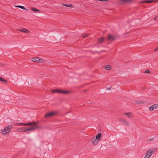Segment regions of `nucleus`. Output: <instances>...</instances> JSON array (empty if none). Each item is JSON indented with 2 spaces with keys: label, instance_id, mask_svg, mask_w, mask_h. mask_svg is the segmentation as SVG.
Returning a JSON list of instances; mask_svg holds the SVG:
<instances>
[{
  "label": "nucleus",
  "instance_id": "nucleus-31",
  "mask_svg": "<svg viewBox=\"0 0 158 158\" xmlns=\"http://www.w3.org/2000/svg\"><path fill=\"white\" fill-rule=\"evenodd\" d=\"M141 102H142V103H143V101H141Z\"/></svg>",
  "mask_w": 158,
  "mask_h": 158
},
{
  "label": "nucleus",
  "instance_id": "nucleus-9",
  "mask_svg": "<svg viewBox=\"0 0 158 158\" xmlns=\"http://www.w3.org/2000/svg\"><path fill=\"white\" fill-rule=\"evenodd\" d=\"M157 108H158V104H155L150 106L149 109L150 111H151Z\"/></svg>",
  "mask_w": 158,
  "mask_h": 158
},
{
  "label": "nucleus",
  "instance_id": "nucleus-23",
  "mask_svg": "<svg viewBox=\"0 0 158 158\" xmlns=\"http://www.w3.org/2000/svg\"><path fill=\"white\" fill-rule=\"evenodd\" d=\"M15 6L16 7L19 8H21V9H25V7L23 6Z\"/></svg>",
  "mask_w": 158,
  "mask_h": 158
},
{
  "label": "nucleus",
  "instance_id": "nucleus-12",
  "mask_svg": "<svg viewBox=\"0 0 158 158\" xmlns=\"http://www.w3.org/2000/svg\"><path fill=\"white\" fill-rule=\"evenodd\" d=\"M98 140L95 139V137H94L92 139L91 141L93 143L94 145H96L98 142Z\"/></svg>",
  "mask_w": 158,
  "mask_h": 158
},
{
  "label": "nucleus",
  "instance_id": "nucleus-29",
  "mask_svg": "<svg viewBox=\"0 0 158 158\" xmlns=\"http://www.w3.org/2000/svg\"><path fill=\"white\" fill-rule=\"evenodd\" d=\"M158 49V46L155 49H154V51H156Z\"/></svg>",
  "mask_w": 158,
  "mask_h": 158
},
{
  "label": "nucleus",
  "instance_id": "nucleus-19",
  "mask_svg": "<svg viewBox=\"0 0 158 158\" xmlns=\"http://www.w3.org/2000/svg\"><path fill=\"white\" fill-rule=\"evenodd\" d=\"M0 81L4 82L5 84H6L8 82L6 80L1 77H0Z\"/></svg>",
  "mask_w": 158,
  "mask_h": 158
},
{
  "label": "nucleus",
  "instance_id": "nucleus-25",
  "mask_svg": "<svg viewBox=\"0 0 158 158\" xmlns=\"http://www.w3.org/2000/svg\"><path fill=\"white\" fill-rule=\"evenodd\" d=\"M150 72L149 70H146L145 72V73H150Z\"/></svg>",
  "mask_w": 158,
  "mask_h": 158
},
{
  "label": "nucleus",
  "instance_id": "nucleus-27",
  "mask_svg": "<svg viewBox=\"0 0 158 158\" xmlns=\"http://www.w3.org/2000/svg\"><path fill=\"white\" fill-rule=\"evenodd\" d=\"M158 18V16H156V17L154 19V20H156V19Z\"/></svg>",
  "mask_w": 158,
  "mask_h": 158
},
{
  "label": "nucleus",
  "instance_id": "nucleus-17",
  "mask_svg": "<svg viewBox=\"0 0 158 158\" xmlns=\"http://www.w3.org/2000/svg\"><path fill=\"white\" fill-rule=\"evenodd\" d=\"M25 127H22L18 128L17 131L19 132H25Z\"/></svg>",
  "mask_w": 158,
  "mask_h": 158
},
{
  "label": "nucleus",
  "instance_id": "nucleus-18",
  "mask_svg": "<svg viewBox=\"0 0 158 158\" xmlns=\"http://www.w3.org/2000/svg\"><path fill=\"white\" fill-rule=\"evenodd\" d=\"M31 9L33 11L36 13H40V11L38 9L34 7L31 8Z\"/></svg>",
  "mask_w": 158,
  "mask_h": 158
},
{
  "label": "nucleus",
  "instance_id": "nucleus-4",
  "mask_svg": "<svg viewBox=\"0 0 158 158\" xmlns=\"http://www.w3.org/2000/svg\"><path fill=\"white\" fill-rule=\"evenodd\" d=\"M58 112L56 111L51 112L47 113L44 116L45 118L51 117L57 114Z\"/></svg>",
  "mask_w": 158,
  "mask_h": 158
},
{
  "label": "nucleus",
  "instance_id": "nucleus-16",
  "mask_svg": "<svg viewBox=\"0 0 158 158\" xmlns=\"http://www.w3.org/2000/svg\"><path fill=\"white\" fill-rule=\"evenodd\" d=\"M95 137V139H97L98 140H100L101 138V134L98 133V135Z\"/></svg>",
  "mask_w": 158,
  "mask_h": 158
},
{
  "label": "nucleus",
  "instance_id": "nucleus-14",
  "mask_svg": "<svg viewBox=\"0 0 158 158\" xmlns=\"http://www.w3.org/2000/svg\"><path fill=\"white\" fill-rule=\"evenodd\" d=\"M18 30L19 31L26 33H29L30 32V31L29 30L25 28H22L21 29H19Z\"/></svg>",
  "mask_w": 158,
  "mask_h": 158
},
{
  "label": "nucleus",
  "instance_id": "nucleus-5",
  "mask_svg": "<svg viewBox=\"0 0 158 158\" xmlns=\"http://www.w3.org/2000/svg\"><path fill=\"white\" fill-rule=\"evenodd\" d=\"M36 124H36L35 126H31L32 127H25V131H32L35 129H38V128H40V127H39L37 126Z\"/></svg>",
  "mask_w": 158,
  "mask_h": 158
},
{
  "label": "nucleus",
  "instance_id": "nucleus-6",
  "mask_svg": "<svg viewBox=\"0 0 158 158\" xmlns=\"http://www.w3.org/2000/svg\"><path fill=\"white\" fill-rule=\"evenodd\" d=\"M120 121L121 122H123V125L124 126L128 127L130 125L129 122L125 119L123 118L121 119H120Z\"/></svg>",
  "mask_w": 158,
  "mask_h": 158
},
{
  "label": "nucleus",
  "instance_id": "nucleus-28",
  "mask_svg": "<svg viewBox=\"0 0 158 158\" xmlns=\"http://www.w3.org/2000/svg\"><path fill=\"white\" fill-rule=\"evenodd\" d=\"M4 64L2 63H0V66H4Z\"/></svg>",
  "mask_w": 158,
  "mask_h": 158
},
{
  "label": "nucleus",
  "instance_id": "nucleus-13",
  "mask_svg": "<svg viewBox=\"0 0 158 158\" xmlns=\"http://www.w3.org/2000/svg\"><path fill=\"white\" fill-rule=\"evenodd\" d=\"M156 150V148H153V149H151L150 150H149L147 152H149V153L148 154L150 155L151 154V155H152V154H153L154 153L155 151V150Z\"/></svg>",
  "mask_w": 158,
  "mask_h": 158
},
{
  "label": "nucleus",
  "instance_id": "nucleus-24",
  "mask_svg": "<svg viewBox=\"0 0 158 158\" xmlns=\"http://www.w3.org/2000/svg\"><path fill=\"white\" fill-rule=\"evenodd\" d=\"M89 35V34H86L85 35H83V38H86Z\"/></svg>",
  "mask_w": 158,
  "mask_h": 158
},
{
  "label": "nucleus",
  "instance_id": "nucleus-3",
  "mask_svg": "<svg viewBox=\"0 0 158 158\" xmlns=\"http://www.w3.org/2000/svg\"><path fill=\"white\" fill-rule=\"evenodd\" d=\"M36 124V123L35 122H29L27 123H18L17 124V125L19 126H35Z\"/></svg>",
  "mask_w": 158,
  "mask_h": 158
},
{
  "label": "nucleus",
  "instance_id": "nucleus-15",
  "mask_svg": "<svg viewBox=\"0 0 158 158\" xmlns=\"http://www.w3.org/2000/svg\"><path fill=\"white\" fill-rule=\"evenodd\" d=\"M104 40V38L103 37H101L98 40V43L99 44L102 43Z\"/></svg>",
  "mask_w": 158,
  "mask_h": 158
},
{
  "label": "nucleus",
  "instance_id": "nucleus-1",
  "mask_svg": "<svg viewBox=\"0 0 158 158\" xmlns=\"http://www.w3.org/2000/svg\"><path fill=\"white\" fill-rule=\"evenodd\" d=\"M13 128L12 125H8L4 129L2 130V133L3 135H7L10 134V131Z\"/></svg>",
  "mask_w": 158,
  "mask_h": 158
},
{
  "label": "nucleus",
  "instance_id": "nucleus-10",
  "mask_svg": "<svg viewBox=\"0 0 158 158\" xmlns=\"http://www.w3.org/2000/svg\"><path fill=\"white\" fill-rule=\"evenodd\" d=\"M124 114L126 115L129 118H134L133 114L131 112L129 113H125Z\"/></svg>",
  "mask_w": 158,
  "mask_h": 158
},
{
  "label": "nucleus",
  "instance_id": "nucleus-8",
  "mask_svg": "<svg viewBox=\"0 0 158 158\" xmlns=\"http://www.w3.org/2000/svg\"><path fill=\"white\" fill-rule=\"evenodd\" d=\"M116 36L112 35L110 34H108L107 37V39L109 40L113 41L115 40Z\"/></svg>",
  "mask_w": 158,
  "mask_h": 158
},
{
  "label": "nucleus",
  "instance_id": "nucleus-26",
  "mask_svg": "<svg viewBox=\"0 0 158 158\" xmlns=\"http://www.w3.org/2000/svg\"><path fill=\"white\" fill-rule=\"evenodd\" d=\"M109 0H98V1L102 2H107L109 1Z\"/></svg>",
  "mask_w": 158,
  "mask_h": 158
},
{
  "label": "nucleus",
  "instance_id": "nucleus-2",
  "mask_svg": "<svg viewBox=\"0 0 158 158\" xmlns=\"http://www.w3.org/2000/svg\"><path fill=\"white\" fill-rule=\"evenodd\" d=\"M51 92L54 93H60L64 94H67L70 93V92L69 91L60 89H53L51 90Z\"/></svg>",
  "mask_w": 158,
  "mask_h": 158
},
{
  "label": "nucleus",
  "instance_id": "nucleus-7",
  "mask_svg": "<svg viewBox=\"0 0 158 158\" xmlns=\"http://www.w3.org/2000/svg\"><path fill=\"white\" fill-rule=\"evenodd\" d=\"M31 60L32 61L34 62H37L41 63H42V61H43V60L41 59V58L39 57L32 58L31 59Z\"/></svg>",
  "mask_w": 158,
  "mask_h": 158
},
{
  "label": "nucleus",
  "instance_id": "nucleus-30",
  "mask_svg": "<svg viewBox=\"0 0 158 158\" xmlns=\"http://www.w3.org/2000/svg\"><path fill=\"white\" fill-rule=\"evenodd\" d=\"M153 139H151L150 140H153Z\"/></svg>",
  "mask_w": 158,
  "mask_h": 158
},
{
  "label": "nucleus",
  "instance_id": "nucleus-22",
  "mask_svg": "<svg viewBox=\"0 0 158 158\" xmlns=\"http://www.w3.org/2000/svg\"><path fill=\"white\" fill-rule=\"evenodd\" d=\"M63 5L67 7H69L70 8H73V6L72 4H69V5H67V4H63Z\"/></svg>",
  "mask_w": 158,
  "mask_h": 158
},
{
  "label": "nucleus",
  "instance_id": "nucleus-21",
  "mask_svg": "<svg viewBox=\"0 0 158 158\" xmlns=\"http://www.w3.org/2000/svg\"><path fill=\"white\" fill-rule=\"evenodd\" d=\"M111 66L108 65H107L105 67V69L106 70H110L111 69Z\"/></svg>",
  "mask_w": 158,
  "mask_h": 158
},
{
  "label": "nucleus",
  "instance_id": "nucleus-11",
  "mask_svg": "<svg viewBox=\"0 0 158 158\" xmlns=\"http://www.w3.org/2000/svg\"><path fill=\"white\" fill-rule=\"evenodd\" d=\"M155 2V1L154 0H143L140 2L141 3H149L152 2Z\"/></svg>",
  "mask_w": 158,
  "mask_h": 158
},
{
  "label": "nucleus",
  "instance_id": "nucleus-20",
  "mask_svg": "<svg viewBox=\"0 0 158 158\" xmlns=\"http://www.w3.org/2000/svg\"><path fill=\"white\" fill-rule=\"evenodd\" d=\"M149 152H147L144 158H149L150 157L151 155L150 154V155H149L148 154Z\"/></svg>",
  "mask_w": 158,
  "mask_h": 158
}]
</instances>
